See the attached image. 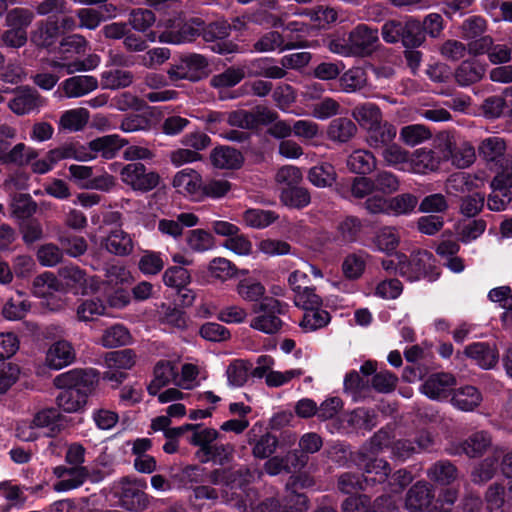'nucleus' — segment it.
<instances>
[{
  "mask_svg": "<svg viewBox=\"0 0 512 512\" xmlns=\"http://www.w3.org/2000/svg\"><path fill=\"white\" fill-rule=\"evenodd\" d=\"M252 475L247 468H216L208 473V482L223 487L222 497L225 503L239 510H246L255 504L258 492L251 484Z\"/></svg>",
  "mask_w": 512,
  "mask_h": 512,
  "instance_id": "1",
  "label": "nucleus"
},
{
  "mask_svg": "<svg viewBox=\"0 0 512 512\" xmlns=\"http://www.w3.org/2000/svg\"><path fill=\"white\" fill-rule=\"evenodd\" d=\"M222 435L214 428H202L201 431L192 433L187 441L192 446L198 447L195 458L201 464L212 463L221 468L230 465L234 460L235 447L231 443H223Z\"/></svg>",
  "mask_w": 512,
  "mask_h": 512,
  "instance_id": "2",
  "label": "nucleus"
},
{
  "mask_svg": "<svg viewBox=\"0 0 512 512\" xmlns=\"http://www.w3.org/2000/svg\"><path fill=\"white\" fill-rule=\"evenodd\" d=\"M400 258L404 262L401 263L400 276L405 277L408 281H418L420 279H428L436 281L440 276V271L435 265V257L428 250H417L407 256L400 253Z\"/></svg>",
  "mask_w": 512,
  "mask_h": 512,
  "instance_id": "3",
  "label": "nucleus"
},
{
  "mask_svg": "<svg viewBox=\"0 0 512 512\" xmlns=\"http://www.w3.org/2000/svg\"><path fill=\"white\" fill-rule=\"evenodd\" d=\"M419 20L413 17L390 19L381 27V36L388 44L401 43L405 48L419 47Z\"/></svg>",
  "mask_w": 512,
  "mask_h": 512,
  "instance_id": "4",
  "label": "nucleus"
},
{
  "mask_svg": "<svg viewBox=\"0 0 512 512\" xmlns=\"http://www.w3.org/2000/svg\"><path fill=\"white\" fill-rule=\"evenodd\" d=\"M286 307V303L276 298H263L261 302L253 305L252 311L260 315L251 321L250 326L265 334L277 333L283 325V321L278 317V315L284 314Z\"/></svg>",
  "mask_w": 512,
  "mask_h": 512,
  "instance_id": "5",
  "label": "nucleus"
},
{
  "mask_svg": "<svg viewBox=\"0 0 512 512\" xmlns=\"http://www.w3.org/2000/svg\"><path fill=\"white\" fill-rule=\"evenodd\" d=\"M168 23L167 29L160 33L150 30L147 33L148 40L155 42L158 39L160 42L171 44L192 42L200 36L203 20L201 18H192L190 21L184 22L182 20L172 21L169 19Z\"/></svg>",
  "mask_w": 512,
  "mask_h": 512,
  "instance_id": "6",
  "label": "nucleus"
},
{
  "mask_svg": "<svg viewBox=\"0 0 512 512\" xmlns=\"http://www.w3.org/2000/svg\"><path fill=\"white\" fill-rule=\"evenodd\" d=\"M99 372L94 368H73L66 372L58 374L53 384L57 388L71 389L84 393L89 398L96 390L99 384Z\"/></svg>",
  "mask_w": 512,
  "mask_h": 512,
  "instance_id": "7",
  "label": "nucleus"
},
{
  "mask_svg": "<svg viewBox=\"0 0 512 512\" xmlns=\"http://www.w3.org/2000/svg\"><path fill=\"white\" fill-rule=\"evenodd\" d=\"M209 64L207 59L200 54H181L178 60L171 65L168 75L172 80L200 81L208 76Z\"/></svg>",
  "mask_w": 512,
  "mask_h": 512,
  "instance_id": "8",
  "label": "nucleus"
},
{
  "mask_svg": "<svg viewBox=\"0 0 512 512\" xmlns=\"http://www.w3.org/2000/svg\"><path fill=\"white\" fill-rule=\"evenodd\" d=\"M378 40V29L362 23L349 32L347 43L341 47L342 50L338 49V44L334 41L331 43V46L332 50L337 53L364 56L372 53L374 45Z\"/></svg>",
  "mask_w": 512,
  "mask_h": 512,
  "instance_id": "9",
  "label": "nucleus"
},
{
  "mask_svg": "<svg viewBox=\"0 0 512 512\" xmlns=\"http://www.w3.org/2000/svg\"><path fill=\"white\" fill-rule=\"evenodd\" d=\"M230 32L231 26L226 21H203L200 35L212 52L227 55L239 50V46L228 39Z\"/></svg>",
  "mask_w": 512,
  "mask_h": 512,
  "instance_id": "10",
  "label": "nucleus"
},
{
  "mask_svg": "<svg viewBox=\"0 0 512 512\" xmlns=\"http://www.w3.org/2000/svg\"><path fill=\"white\" fill-rule=\"evenodd\" d=\"M142 487H146L145 481L142 485H138L137 482H131L128 477L122 478L113 488L119 505L130 512H143L146 510L153 497L146 494Z\"/></svg>",
  "mask_w": 512,
  "mask_h": 512,
  "instance_id": "11",
  "label": "nucleus"
},
{
  "mask_svg": "<svg viewBox=\"0 0 512 512\" xmlns=\"http://www.w3.org/2000/svg\"><path fill=\"white\" fill-rule=\"evenodd\" d=\"M314 481L306 474L292 475L286 483L285 495L281 505V512H305L308 509V496L302 491L312 487Z\"/></svg>",
  "mask_w": 512,
  "mask_h": 512,
  "instance_id": "12",
  "label": "nucleus"
},
{
  "mask_svg": "<svg viewBox=\"0 0 512 512\" xmlns=\"http://www.w3.org/2000/svg\"><path fill=\"white\" fill-rule=\"evenodd\" d=\"M282 173H286V176L291 178V181H289L281 190L280 200L283 205L290 209L297 210L307 207L311 203L309 190L294 183L302 179L300 169L290 166L283 169Z\"/></svg>",
  "mask_w": 512,
  "mask_h": 512,
  "instance_id": "13",
  "label": "nucleus"
},
{
  "mask_svg": "<svg viewBox=\"0 0 512 512\" xmlns=\"http://www.w3.org/2000/svg\"><path fill=\"white\" fill-rule=\"evenodd\" d=\"M120 175L122 181L134 191L149 192L160 182L159 174L156 171H147L145 165L140 162L124 165Z\"/></svg>",
  "mask_w": 512,
  "mask_h": 512,
  "instance_id": "14",
  "label": "nucleus"
},
{
  "mask_svg": "<svg viewBox=\"0 0 512 512\" xmlns=\"http://www.w3.org/2000/svg\"><path fill=\"white\" fill-rule=\"evenodd\" d=\"M58 274L61 279V285L66 286L74 294L87 295L97 289L85 270L76 265L63 266L59 269Z\"/></svg>",
  "mask_w": 512,
  "mask_h": 512,
  "instance_id": "15",
  "label": "nucleus"
},
{
  "mask_svg": "<svg viewBox=\"0 0 512 512\" xmlns=\"http://www.w3.org/2000/svg\"><path fill=\"white\" fill-rule=\"evenodd\" d=\"M456 378L445 372L431 374L422 384V392L430 399L445 400L452 396Z\"/></svg>",
  "mask_w": 512,
  "mask_h": 512,
  "instance_id": "16",
  "label": "nucleus"
},
{
  "mask_svg": "<svg viewBox=\"0 0 512 512\" xmlns=\"http://www.w3.org/2000/svg\"><path fill=\"white\" fill-rule=\"evenodd\" d=\"M434 493L427 482H417L407 492L405 508L409 512H430L434 505Z\"/></svg>",
  "mask_w": 512,
  "mask_h": 512,
  "instance_id": "17",
  "label": "nucleus"
},
{
  "mask_svg": "<svg viewBox=\"0 0 512 512\" xmlns=\"http://www.w3.org/2000/svg\"><path fill=\"white\" fill-rule=\"evenodd\" d=\"M41 106V96L30 86L18 87L8 107L16 115L22 116L38 110Z\"/></svg>",
  "mask_w": 512,
  "mask_h": 512,
  "instance_id": "18",
  "label": "nucleus"
},
{
  "mask_svg": "<svg viewBox=\"0 0 512 512\" xmlns=\"http://www.w3.org/2000/svg\"><path fill=\"white\" fill-rule=\"evenodd\" d=\"M175 489H194L198 484L208 482L206 468L199 464H190L171 474Z\"/></svg>",
  "mask_w": 512,
  "mask_h": 512,
  "instance_id": "19",
  "label": "nucleus"
},
{
  "mask_svg": "<svg viewBox=\"0 0 512 512\" xmlns=\"http://www.w3.org/2000/svg\"><path fill=\"white\" fill-rule=\"evenodd\" d=\"M244 160L242 152L231 146L218 145L210 153L211 164L219 169L238 170Z\"/></svg>",
  "mask_w": 512,
  "mask_h": 512,
  "instance_id": "20",
  "label": "nucleus"
},
{
  "mask_svg": "<svg viewBox=\"0 0 512 512\" xmlns=\"http://www.w3.org/2000/svg\"><path fill=\"white\" fill-rule=\"evenodd\" d=\"M127 144L128 141L118 134L103 135L88 142L89 149L94 152L95 158L100 155L107 160L116 157Z\"/></svg>",
  "mask_w": 512,
  "mask_h": 512,
  "instance_id": "21",
  "label": "nucleus"
},
{
  "mask_svg": "<svg viewBox=\"0 0 512 512\" xmlns=\"http://www.w3.org/2000/svg\"><path fill=\"white\" fill-rule=\"evenodd\" d=\"M464 353L484 369H491L498 361L499 353L495 344L488 342H474L466 346Z\"/></svg>",
  "mask_w": 512,
  "mask_h": 512,
  "instance_id": "22",
  "label": "nucleus"
},
{
  "mask_svg": "<svg viewBox=\"0 0 512 512\" xmlns=\"http://www.w3.org/2000/svg\"><path fill=\"white\" fill-rule=\"evenodd\" d=\"M360 465L363 466L364 482L368 484L369 488L384 484L391 472L389 463L384 459L366 458Z\"/></svg>",
  "mask_w": 512,
  "mask_h": 512,
  "instance_id": "23",
  "label": "nucleus"
},
{
  "mask_svg": "<svg viewBox=\"0 0 512 512\" xmlns=\"http://www.w3.org/2000/svg\"><path fill=\"white\" fill-rule=\"evenodd\" d=\"M75 358V349L67 340H58L54 342L46 354L47 365L56 370L70 365L73 363Z\"/></svg>",
  "mask_w": 512,
  "mask_h": 512,
  "instance_id": "24",
  "label": "nucleus"
},
{
  "mask_svg": "<svg viewBox=\"0 0 512 512\" xmlns=\"http://www.w3.org/2000/svg\"><path fill=\"white\" fill-rule=\"evenodd\" d=\"M178 376L175 365L168 360H159L153 369V379L147 385L148 394L156 396L160 390Z\"/></svg>",
  "mask_w": 512,
  "mask_h": 512,
  "instance_id": "25",
  "label": "nucleus"
},
{
  "mask_svg": "<svg viewBox=\"0 0 512 512\" xmlns=\"http://www.w3.org/2000/svg\"><path fill=\"white\" fill-rule=\"evenodd\" d=\"M172 185L179 192L186 193L198 199L202 185V177L196 170L186 168L175 174Z\"/></svg>",
  "mask_w": 512,
  "mask_h": 512,
  "instance_id": "26",
  "label": "nucleus"
},
{
  "mask_svg": "<svg viewBox=\"0 0 512 512\" xmlns=\"http://www.w3.org/2000/svg\"><path fill=\"white\" fill-rule=\"evenodd\" d=\"M485 65L477 59H467L460 63L455 70V80L459 86L467 87L482 79Z\"/></svg>",
  "mask_w": 512,
  "mask_h": 512,
  "instance_id": "27",
  "label": "nucleus"
},
{
  "mask_svg": "<svg viewBox=\"0 0 512 512\" xmlns=\"http://www.w3.org/2000/svg\"><path fill=\"white\" fill-rule=\"evenodd\" d=\"M98 87V80L90 75H78L65 79L61 83L68 98H77L90 93Z\"/></svg>",
  "mask_w": 512,
  "mask_h": 512,
  "instance_id": "28",
  "label": "nucleus"
},
{
  "mask_svg": "<svg viewBox=\"0 0 512 512\" xmlns=\"http://www.w3.org/2000/svg\"><path fill=\"white\" fill-rule=\"evenodd\" d=\"M482 401L480 391L471 385H466L455 389L451 396V403L454 407L462 411H473Z\"/></svg>",
  "mask_w": 512,
  "mask_h": 512,
  "instance_id": "29",
  "label": "nucleus"
},
{
  "mask_svg": "<svg viewBox=\"0 0 512 512\" xmlns=\"http://www.w3.org/2000/svg\"><path fill=\"white\" fill-rule=\"evenodd\" d=\"M491 444V438L485 431H478L470 435L466 440L459 443L456 447V453L466 454L470 458H476L483 455Z\"/></svg>",
  "mask_w": 512,
  "mask_h": 512,
  "instance_id": "30",
  "label": "nucleus"
},
{
  "mask_svg": "<svg viewBox=\"0 0 512 512\" xmlns=\"http://www.w3.org/2000/svg\"><path fill=\"white\" fill-rule=\"evenodd\" d=\"M274 63L273 58L262 57L254 59L247 65L246 73L250 77L283 78L286 75L285 70Z\"/></svg>",
  "mask_w": 512,
  "mask_h": 512,
  "instance_id": "31",
  "label": "nucleus"
},
{
  "mask_svg": "<svg viewBox=\"0 0 512 512\" xmlns=\"http://www.w3.org/2000/svg\"><path fill=\"white\" fill-rule=\"evenodd\" d=\"M357 132V126L347 117L334 118L327 127V138L337 143H347Z\"/></svg>",
  "mask_w": 512,
  "mask_h": 512,
  "instance_id": "32",
  "label": "nucleus"
},
{
  "mask_svg": "<svg viewBox=\"0 0 512 512\" xmlns=\"http://www.w3.org/2000/svg\"><path fill=\"white\" fill-rule=\"evenodd\" d=\"M346 165L350 172L366 176L376 169L377 161L372 152L358 149L349 155Z\"/></svg>",
  "mask_w": 512,
  "mask_h": 512,
  "instance_id": "33",
  "label": "nucleus"
},
{
  "mask_svg": "<svg viewBox=\"0 0 512 512\" xmlns=\"http://www.w3.org/2000/svg\"><path fill=\"white\" fill-rule=\"evenodd\" d=\"M337 238L341 243H362L363 224L356 216H346L337 225Z\"/></svg>",
  "mask_w": 512,
  "mask_h": 512,
  "instance_id": "34",
  "label": "nucleus"
},
{
  "mask_svg": "<svg viewBox=\"0 0 512 512\" xmlns=\"http://www.w3.org/2000/svg\"><path fill=\"white\" fill-rule=\"evenodd\" d=\"M396 127L388 122H379L367 130L366 141L372 148H384L391 144L396 137Z\"/></svg>",
  "mask_w": 512,
  "mask_h": 512,
  "instance_id": "35",
  "label": "nucleus"
},
{
  "mask_svg": "<svg viewBox=\"0 0 512 512\" xmlns=\"http://www.w3.org/2000/svg\"><path fill=\"white\" fill-rule=\"evenodd\" d=\"M337 191L343 197H353L355 199H363L372 194L374 189L373 179L367 176L354 177L351 182L337 184Z\"/></svg>",
  "mask_w": 512,
  "mask_h": 512,
  "instance_id": "36",
  "label": "nucleus"
},
{
  "mask_svg": "<svg viewBox=\"0 0 512 512\" xmlns=\"http://www.w3.org/2000/svg\"><path fill=\"white\" fill-rule=\"evenodd\" d=\"M61 392L56 397V403L60 410L65 413H79L84 411L88 398L85 394L66 388H59Z\"/></svg>",
  "mask_w": 512,
  "mask_h": 512,
  "instance_id": "37",
  "label": "nucleus"
},
{
  "mask_svg": "<svg viewBox=\"0 0 512 512\" xmlns=\"http://www.w3.org/2000/svg\"><path fill=\"white\" fill-rule=\"evenodd\" d=\"M11 216L19 219H30L37 210V203L33 200L30 194L14 193L10 199Z\"/></svg>",
  "mask_w": 512,
  "mask_h": 512,
  "instance_id": "38",
  "label": "nucleus"
},
{
  "mask_svg": "<svg viewBox=\"0 0 512 512\" xmlns=\"http://www.w3.org/2000/svg\"><path fill=\"white\" fill-rule=\"evenodd\" d=\"M338 82L343 92L353 93L360 91L367 86V72L362 67H352L339 77Z\"/></svg>",
  "mask_w": 512,
  "mask_h": 512,
  "instance_id": "39",
  "label": "nucleus"
},
{
  "mask_svg": "<svg viewBox=\"0 0 512 512\" xmlns=\"http://www.w3.org/2000/svg\"><path fill=\"white\" fill-rule=\"evenodd\" d=\"M60 34L58 22L49 18L32 34L31 39L39 47L50 48L58 41Z\"/></svg>",
  "mask_w": 512,
  "mask_h": 512,
  "instance_id": "40",
  "label": "nucleus"
},
{
  "mask_svg": "<svg viewBox=\"0 0 512 512\" xmlns=\"http://www.w3.org/2000/svg\"><path fill=\"white\" fill-rule=\"evenodd\" d=\"M352 115L359 125L368 130L382 121V112L375 103L367 102L356 106Z\"/></svg>",
  "mask_w": 512,
  "mask_h": 512,
  "instance_id": "41",
  "label": "nucleus"
},
{
  "mask_svg": "<svg viewBox=\"0 0 512 512\" xmlns=\"http://www.w3.org/2000/svg\"><path fill=\"white\" fill-rule=\"evenodd\" d=\"M105 248L112 254L126 256L132 251L133 242L128 233L115 229L105 239Z\"/></svg>",
  "mask_w": 512,
  "mask_h": 512,
  "instance_id": "42",
  "label": "nucleus"
},
{
  "mask_svg": "<svg viewBox=\"0 0 512 512\" xmlns=\"http://www.w3.org/2000/svg\"><path fill=\"white\" fill-rule=\"evenodd\" d=\"M336 170L328 162H322L311 167L308 171L309 181L316 187L324 188L331 186L336 181Z\"/></svg>",
  "mask_w": 512,
  "mask_h": 512,
  "instance_id": "43",
  "label": "nucleus"
},
{
  "mask_svg": "<svg viewBox=\"0 0 512 512\" xmlns=\"http://www.w3.org/2000/svg\"><path fill=\"white\" fill-rule=\"evenodd\" d=\"M252 369V362L244 359H235L227 367V381L230 386L242 387L247 382Z\"/></svg>",
  "mask_w": 512,
  "mask_h": 512,
  "instance_id": "44",
  "label": "nucleus"
},
{
  "mask_svg": "<svg viewBox=\"0 0 512 512\" xmlns=\"http://www.w3.org/2000/svg\"><path fill=\"white\" fill-rule=\"evenodd\" d=\"M76 312L80 321L90 322L105 314L106 305L100 297H91L82 300Z\"/></svg>",
  "mask_w": 512,
  "mask_h": 512,
  "instance_id": "45",
  "label": "nucleus"
},
{
  "mask_svg": "<svg viewBox=\"0 0 512 512\" xmlns=\"http://www.w3.org/2000/svg\"><path fill=\"white\" fill-rule=\"evenodd\" d=\"M89 120V112L85 108H76L65 111L59 120L61 129L76 132L82 130Z\"/></svg>",
  "mask_w": 512,
  "mask_h": 512,
  "instance_id": "46",
  "label": "nucleus"
},
{
  "mask_svg": "<svg viewBox=\"0 0 512 512\" xmlns=\"http://www.w3.org/2000/svg\"><path fill=\"white\" fill-rule=\"evenodd\" d=\"M131 340L130 331L122 324H115L104 331L101 343L104 347L115 348L129 345Z\"/></svg>",
  "mask_w": 512,
  "mask_h": 512,
  "instance_id": "47",
  "label": "nucleus"
},
{
  "mask_svg": "<svg viewBox=\"0 0 512 512\" xmlns=\"http://www.w3.org/2000/svg\"><path fill=\"white\" fill-rule=\"evenodd\" d=\"M337 487L339 491L348 495L360 494L361 491L369 489L368 484L364 482L362 473L359 472H344L340 474Z\"/></svg>",
  "mask_w": 512,
  "mask_h": 512,
  "instance_id": "48",
  "label": "nucleus"
},
{
  "mask_svg": "<svg viewBox=\"0 0 512 512\" xmlns=\"http://www.w3.org/2000/svg\"><path fill=\"white\" fill-rule=\"evenodd\" d=\"M137 355L133 349L125 348L110 351L105 355L109 369L130 370L136 363Z\"/></svg>",
  "mask_w": 512,
  "mask_h": 512,
  "instance_id": "49",
  "label": "nucleus"
},
{
  "mask_svg": "<svg viewBox=\"0 0 512 512\" xmlns=\"http://www.w3.org/2000/svg\"><path fill=\"white\" fill-rule=\"evenodd\" d=\"M330 321V313L319 307L305 311L299 325L304 331L311 332L324 328Z\"/></svg>",
  "mask_w": 512,
  "mask_h": 512,
  "instance_id": "50",
  "label": "nucleus"
},
{
  "mask_svg": "<svg viewBox=\"0 0 512 512\" xmlns=\"http://www.w3.org/2000/svg\"><path fill=\"white\" fill-rule=\"evenodd\" d=\"M239 296L250 302H257L263 300L266 289L264 285L254 278H244L240 280L236 287Z\"/></svg>",
  "mask_w": 512,
  "mask_h": 512,
  "instance_id": "51",
  "label": "nucleus"
},
{
  "mask_svg": "<svg viewBox=\"0 0 512 512\" xmlns=\"http://www.w3.org/2000/svg\"><path fill=\"white\" fill-rule=\"evenodd\" d=\"M164 265L162 254L152 250L144 251L137 263L139 271L145 276L157 275Z\"/></svg>",
  "mask_w": 512,
  "mask_h": 512,
  "instance_id": "52",
  "label": "nucleus"
},
{
  "mask_svg": "<svg viewBox=\"0 0 512 512\" xmlns=\"http://www.w3.org/2000/svg\"><path fill=\"white\" fill-rule=\"evenodd\" d=\"M246 75L244 68L229 67L211 78L210 84L216 89L231 88L240 83Z\"/></svg>",
  "mask_w": 512,
  "mask_h": 512,
  "instance_id": "53",
  "label": "nucleus"
},
{
  "mask_svg": "<svg viewBox=\"0 0 512 512\" xmlns=\"http://www.w3.org/2000/svg\"><path fill=\"white\" fill-rule=\"evenodd\" d=\"M58 240L62 253L70 257H79L87 251L88 244L82 236L63 233L59 236Z\"/></svg>",
  "mask_w": 512,
  "mask_h": 512,
  "instance_id": "54",
  "label": "nucleus"
},
{
  "mask_svg": "<svg viewBox=\"0 0 512 512\" xmlns=\"http://www.w3.org/2000/svg\"><path fill=\"white\" fill-rule=\"evenodd\" d=\"M133 80L130 71L115 69L104 71L101 75V85L103 89L116 90L128 87Z\"/></svg>",
  "mask_w": 512,
  "mask_h": 512,
  "instance_id": "55",
  "label": "nucleus"
},
{
  "mask_svg": "<svg viewBox=\"0 0 512 512\" xmlns=\"http://www.w3.org/2000/svg\"><path fill=\"white\" fill-rule=\"evenodd\" d=\"M244 221L252 228L264 229L273 224L279 215L271 210L248 209L244 212Z\"/></svg>",
  "mask_w": 512,
  "mask_h": 512,
  "instance_id": "56",
  "label": "nucleus"
},
{
  "mask_svg": "<svg viewBox=\"0 0 512 512\" xmlns=\"http://www.w3.org/2000/svg\"><path fill=\"white\" fill-rule=\"evenodd\" d=\"M419 46L425 41L426 35H429L432 38H437L441 35L444 29V21L440 14L438 13H430L428 14L424 20L419 21Z\"/></svg>",
  "mask_w": 512,
  "mask_h": 512,
  "instance_id": "57",
  "label": "nucleus"
},
{
  "mask_svg": "<svg viewBox=\"0 0 512 512\" xmlns=\"http://www.w3.org/2000/svg\"><path fill=\"white\" fill-rule=\"evenodd\" d=\"M499 455H491L483 459L471 474L472 481L476 484L485 483L493 478L499 467Z\"/></svg>",
  "mask_w": 512,
  "mask_h": 512,
  "instance_id": "58",
  "label": "nucleus"
},
{
  "mask_svg": "<svg viewBox=\"0 0 512 512\" xmlns=\"http://www.w3.org/2000/svg\"><path fill=\"white\" fill-rule=\"evenodd\" d=\"M457 468L449 461H438L428 471L429 478L440 485H449L456 479Z\"/></svg>",
  "mask_w": 512,
  "mask_h": 512,
  "instance_id": "59",
  "label": "nucleus"
},
{
  "mask_svg": "<svg viewBox=\"0 0 512 512\" xmlns=\"http://www.w3.org/2000/svg\"><path fill=\"white\" fill-rule=\"evenodd\" d=\"M89 477V471L86 467H70L69 476L63 480H58L54 484V490L57 492H65L81 486Z\"/></svg>",
  "mask_w": 512,
  "mask_h": 512,
  "instance_id": "60",
  "label": "nucleus"
},
{
  "mask_svg": "<svg viewBox=\"0 0 512 512\" xmlns=\"http://www.w3.org/2000/svg\"><path fill=\"white\" fill-rule=\"evenodd\" d=\"M179 306H171L170 304H162L160 311V321L179 330L187 328L186 313L178 308Z\"/></svg>",
  "mask_w": 512,
  "mask_h": 512,
  "instance_id": "61",
  "label": "nucleus"
},
{
  "mask_svg": "<svg viewBox=\"0 0 512 512\" xmlns=\"http://www.w3.org/2000/svg\"><path fill=\"white\" fill-rule=\"evenodd\" d=\"M162 280L167 287L177 289L191 283V274L183 266H170L164 271Z\"/></svg>",
  "mask_w": 512,
  "mask_h": 512,
  "instance_id": "62",
  "label": "nucleus"
},
{
  "mask_svg": "<svg viewBox=\"0 0 512 512\" xmlns=\"http://www.w3.org/2000/svg\"><path fill=\"white\" fill-rule=\"evenodd\" d=\"M156 16L154 12L146 8L133 9L129 14L128 24L129 28H133L139 32H147L155 23Z\"/></svg>",
  "mask_w": 512,
  "mask_h": 512,
  "instance_id": "63",
  "label": "nucleus"
},
{
  "mask_svg": "<svg viewBox=\"0 0 512 512\" xmlns=\"http://www.w3.org/2000/svg\"><path fill=\"white\" fill-rule=\"evenodd\" d=\"M342 272L345 278L349 280L359 279L366 268V261L362 254H348L342 262Z\"/></svg>",
  "mask_w": 512,
  "mask_h": 512,
  "instance_id": "64",
  "label": "nucleus"
}]
</instances>
